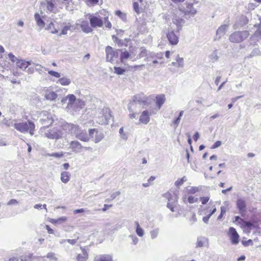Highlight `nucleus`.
<instances>
[{
    "label": "nucleus",
    "instance_id": "obj_1",
    "mask_svg": "<svg viewBox=\"0 0 261 261\" xmlns=\"http://www.w3.org/2000/svg\"><path fill=\"white\" fill-rule=\"evenodd\" d=\"M148 97L143 93H139L134 95L127 105V109L129 112L137 111L148 106Z\"/></svg>",
    "mask_w": 261,
    "mask_h": 261
},
{
    "label": "nucleus",
    "instance_id": "obj_2",
    "mask_svg": "<svg viewBox=\"0 0 261 261\" xmlns=\"http://www.w3.org/2000/svg\"><path fill=\"white\" fill-rule=\"evenodd\" d=\"M40 132L42 136L49 139H58L63 135V129L61 126L53 128L43 126L40 128Z\"/></svg>",
    "mask_w": 261,
    "mask_h": 261
},
{
    "label": "nucleus",
    "instance_id": "obj_3",
    "mask_svg": "<svg viewBox=\"0 0 261 261\" xmlns=\"http://www.w3.org/2000/svg\"><path fill=\"white\" fill-rule=\"evenodd\" d=\"M69 97V102H67V105L66 108V110L71 114H74L84 108L85 103V101L80 99H76L73 94H68Z\"/></svg>",
    "mask_w": 261,
    "mask_h": 261
},
{
    "label": "nucleus",
    "instance_id": "obj_4",
    "mask_svg": "<svg viewBox=\"0 0 261 261\" xmlns=\"http://www.w3.org/2000/svg\"><path fill=\"white\" fill-rule=\"evenodd\" d=\"M72 134L81 141L87 142L89 140V134L88 135L85 130H81L79 126L74 124H69Z\"/></svg>",
    "mask_w": 261,
    "mask_h": 261
},
{
    "label": "nucleus",
    "instance_id": "obj_5",
    "mask_svg": "<svg viewBox=\"0 0 261 261\" xmlns=\"http://www.w3.org/2000/svg\"><path fill=\"white\" fill-rule=\"evenodd\" d=\"M111 117V114L110 109L105 108L100 111L96 118V122L101 125L108 124Z\"/></svg>",
    "mask_w": 261,
    "mask_h": 261
},
{
    "label": "nucleus",
    "instance_id": "obj_6",
    "mask_svg": "<svg viewBox=\"0 0 261 261\" xmlns=\"http://www.w3.org/2000/svg\"><path fill=\"white\" fill-rule=\"evenodd\" d=\"M249 35L247 31L235 32L230 35L229 40L233 43H239L246 39Z\"/></svg>",
    "mask_w": 261,
    "mask_h": 261
},
{
    "label": "nucleus",
    "instance_id": "obj_7",
    "mask_svg": "<svg viewBox=\"0 0 261 261\" xmlns=\"http://www.w3.org/2000/svg\"><path fill=\"white\" fill-rule=\"evenodd\" d=\"M87 16L92 28H101L103 26V20L97 14H88Z\"/></svg>",
    "mask_w": 261,
    "mask_h": 261
},
{
    "label": "nucleus",
    "instance_id": "obj_8",
    "mask_svg": "<svg viewBox=\"0 0 261 261\" xmlns=\"http://www.w3.org/2000/svg\"><path fill=\"white\" fill-rule=\"evenodd\" d=\"M76 27L73 29L74 30L80 27L82 29V31L86 34L91 33L93 31L90 24H89V22L87 20L81 18L78 19L75 23Z\"/></svg>",
    "mask_w": 261,
    "mask_h": 261
},
{
    "label": "nucleus",
    "instance_id": "obj_9",
    "mask_svg": "<svg viewBox=\"0 0 261 261\" xmlns=\"http://www.w3.org/2000/svg\"><path fill=\"white\" fill-rule=\"evenodd\" d=\"M164 197L166 198L168 202L167 207L172 212H175V208L177 204V198L175 196H173L171 193L167 192L164 194Z\"/></svg>",
    "mask_w": 261,
    "mask_h": 261
},
{
    "label": "nucleus",
    "instance_id": "obj_10",
    "mask_svg": "<svg viewBox=\"0 0 261 261\" xmlns=\"http://www.w3.org/2000/svg\"><path fill=\"white\" fill-rule=\"evenodd\" d=\"M166 37L172 45H176L179 42V35L176 34L172 28H169L166 33Z\"/></svg>",
    "mask_w": 261,
    "mask_h": 261
},
{
    "label": "nucleus",
    "instance_id": "obj_11",
    "mask_svg": "<svg viewBox=\"0 0 261 261\" xmlns=\"http://www.w3.org/2000/svg\"><path fill=\"white\" fill-rule=\"evenodd\" d=\"M40 122L44 126L47 127L53 122L51 114L47 111H43L40 113Z\"/></svg>",
    "mask_w": 261,
    "mask_h": 261
},
{
    "label": "nucleus",
    "instance_id": "obj_12",
    "mask_svg": "<svg viewBox=\"0 0 261 261\" xmlns=\"http://www.w3.org/2000/svg\"><path fill=\"white\" fill-rule=\"evenodd\" d=\"M155 114L156 112L154 110H144L140 115L139 121L144 124H147L150 121V116Z\"/></svg>",
    "mask_w": 261,
    "mask_h": 261
},
{
    "label": "nucleus",
    "instance_id": "obj_13",
    "mask_svg": "<svg viewBox=\"0 0 261 261\" xmlns=\"http://www.w3.org/2000/svg\"><path fill=\"white\" fill-rule=\"evenodd\" d=\"M106 54L107 61L110 62H113L114 58H117L118 56L117 51L114 50L110 46L106 47Z\"/></svg>",
    "mask_w": 261,
    "mask_h": 261
},
{
    "label": "nucleus",
    "instance_id": "obj_14",
    "mask_svg": "<svg viewBox=\"0 0 261 261\" xmlns=\"http://www.w3.org/2000/svg\"><path fill=\"white\" fill-rule=\"evenodd\" d=\"M32 121L28 122H19L14 123L13 126L14 128L18 131L22 133H25L28 132V127L30 123Z\"/></svg>",
    "mask_w": 261,
    "mask_h": 261
},
{
    "label": "nucleus",
    "instance_id": "obj_15",
    "mask_svg": "<svg viewBox=\"0 0 261 261\" xmlns=\"http://www.w3.org/2000/svg\"><path fill=\"white\" fill-rule=\"evenodd\" d=\"M89 132V138H93L95 143L100 142L104 137L103 134L102 133H98L95 129H90Z\"/></svg>",
    "mask_w": 261,
    "mask_h": 261
},
{
    "label": "nucleus",
    "instance_id": "obj_16",
    "mask_svg": "<svg viewBox=\"0 0 261 261\" xmlns=\"http://www.w3.org/2000/svg\"><path fill=\"white\" fill-rule=\"evenodd\" d=\"M229 234L231 242L233 244H237L239 243V236L235 228L231 227L229 229Z\"/></svg>",
    "mask_w": 261,
    "mask_h": 261
},
{
    "label": "nucleus",
    "instance_id": "obj_17",
    "mask_svg": "<svg viewBox=\"0 0 261 261\" xmlns=\"http://www.w3.org/2000/svg\"><path fill=\"white\" fill-rule=\"evenodd\" d=\"M183 12L186 15L194 16L197 13V10L193 7V4H187L186 7L184 8Z\"/></svg>",
    "mask_w": 261,
    "mask_h": 261
},
{
    "label": "nucleus",
    "instance_id": "obj_18",
    "mask_svg": "<svg viewBox=\"0 0 261 261\" xmlns=\"http://www.w3.org/2000/svg\"><path fill=\"white\" fill-rule=\"evenodd\" d=\"M165 100V96L164 94L158 95L156 96L155 103L157 107V109L155 111H154V112H156V113L159 110H160L161 108L164 103Z\"/></svg>",
    "mask_w": 261,
    "mask_h": 261
},
{
    "label": "nucleus",
    "instance_id": "obj_19",
    "mask_svg": "<svg viewBox=\"0 0 261 261\" xmlns=\"http://www.w3.org/2000/svg\"><path fill=\"white\" fill-rule=\"evenodd\" d=\"M237 208L239 211L240 214L242 215L246 212V204L245 200L243 199H238L237 201Z\"/></svg>",
    "mask_w": 261,
    "mask_h": 261
},
{
    "label": "nucleus",
    "instance_id": "obj_20",
    "mask_svg": "<svg viewBox=\"0 0 261 261\" xmlns=\"http://www.w3.org/2000/svg\"><path fill=\"white\" fill-rule=\"evenodd\" d=\"M43 16L38 13H35L34 15L35 20L40 30L42 29L45 27V22L43 19Z\"/></svg>",
    "mask_w": 261,
    "mask_h": 261
},
{
    "label": "nucleus",
    "instance_id": "obj_21",
    "mask_svg": "<svg viewBox=\"0 0 261 261\" xmlns=\"http://www.w3.org/2000/svg\"><path fill=\"white\" fill-rule=\"evenodd\" d=\"M257 29L254 33L251 36L250 39L254 41H258L261 40V27L259 24L254 25Z\"/></svg>",
    "mask_w": 261,
    "mask_h": 261
},
{
    "label": "nucleus",
    "instance_id": "obj_22",
    "mask_svg": "<svg viewBox=\"0 0 261 261\" xmlns=\"http://www.w3.org/2000/svg\"><path fill=\"white\" fill-rule=\"evenodd\" d=\"M94 261H114L112 254H104L97 255Z\"/></svg>",
    "mask_w": 261,
    "mask_h": 261
},
{
    "label": "nucleus",
    "instance_id": "obj_23",
    "mask_svg": "<svg viewBox=\"0 0 261 261\" xmlns=\"http://www.w3.org/2000/svg\"><path fill=\"white\" fill-rule=\"evenodd\" d=\"M16 66L17 67L22 69V70H25L29 65L31 64V62L26 61L24 60L19 59L16 63Z\"/></svg>",
    "mask_w": 261,
    "mask_h": 261
},
{
    "label": "nucleus",
    "instance_id": "obj_24",
    "mask_svg": "<svg viewBox=\"0 0 261 261\" xmlns=\"http://www.w3.org/2000/svg\"><path fill=\"white\" fill-rule=\"evenodd\" d=\"M173 22L176 25L177 32H179L184 23V19L176 16L173 18Z\"/></svg>",
    "mask_w": 261,
    "mask_h": 261
},
{
    "label": "nucleus",
    "instance_id": "obj_25",
    "mask_svg": "<svg viewBox=\"0 0 261 261\" xmlns=\"http://www.w3.org/2000/svg\"><path fill=\"white\" fill-rule=\"evenodd\" d=\"M41 6L43 8H46L47 12H54L56 8L54 4L51 1H49L42 3Z\"/></svg>",
    "mask_w": 261,
    "mask_h": 261
},
{
    "label": "nucleus",
    "instance_id": "obj_26",
    "mask_svg": "<svg viewBox=\"0 0 261 261\" xmlns=\"http://www.w3.org/2000/svg\"><path fill=\"white\" fill-rule=\"evenodd\" d=\"M83 252L82 254H78L76 257L77 261H86L88 259V253L87 251L83 248L81 247Z\"/></svg>",
    "mask_w": 261,
    "mask_h": 261
},
{
    "label": "nucleus",
    "instance_id": "obj_27",
    "mask_svg": "<svg viewBox=\"0 0 261 261\" xmlns=\"http://www.w3.org/2000/svg\"><path fill=\"white\" fill-rule=\"evenodd\" d=\"M70 147L73 152L78 153L80 151L82 146L79 142L74 141L71 142Z\"/></svg>",
    "mask_w": 261,
    "mask_h": 261
},
{
    "label": "nucleus",
    "instance_id": "obj_28",
    "mask_svg": "<svg viewBox=\"0 0 261 261\" xmlns=\"http://www.w3.org/2000/svg\"><path fill=\"white\" fill-rule=\"evenodd\" d=\"M234 222H238L241 226L250 227L252 226L251 223L249 222L245 221L243 219L241 218L239 216H236L234 217Z\"/></svg>",
    "mask_w": 261,
    "mask_h": 261
},
{
    "label": "nucleus",
    "instance_id": "obj_29",
    "mask_svg": "<svg viewBox=\"0 0 261 261\" xmlns=\"http://www.w3.org/2000/svg\"><path fill=\"white\" fill-rule=\"evenodd\" d=\"M71 174L69 172L63 171L61 173V180L64 184H67L70 179Z\"/></svg>",
    "mask_w": 261,
    "mask_h": 261
},
{
    "label": "nucleus",
    "instance_id": "obj_30",
    "mask_svg": "<svg viewBox=\"0 0 261 261\" xmlns=\"http://www.w3.org/2000/svg\"><path fill=\"white\" fill-rule=\"evenodd\" d=\"M134 224L136 227V233L140 237H143L145 233V231L140 225L139 222L135 221Z\"/></svg>",
    "mask_w": 261,
    "mask_h": 261
},
{
    "label": "nucleus",
    "instance_id": "obj_31",
    "mask_svg": "<svg viewBox=\"0 0 261 261\" xmlns=\"http://www.w3.org/2000/svg\"><path fill=\"white\" fill-rule=\"evenodd\" d=\"M228 28V25L227 24H223L221 25L217 30L216 34L217 36H219V38H220L221 36H223Z\"/></svg>",
    "mask_w": 261,
    "mask_h": 261
},
{
    "label": "nucleus",
    "instance_id": "obj_32",
    "mask_svg": "<svg viewBox=\"0 0 261 261\" xmlns=\"http://www.w3.org/2000/svg\"><path fill=\"white\" fill-rule=\"evenodd\" d=\"M44 96L47 100H53L57 97V94L51 90H47L45 93Z\"/></svg>",
    "mask_w": 261,
    "mask_h": 261
},
{
    "label": "nucleus",
    "instance_id": "obj_33",
    "mask_svg": "<svg viewBox=\"0 0 261 261\" xmlns=\"http://www.w3.org/2000/svg\"><path fill=\"white\" fill-rule=\"evenodd\" d=\"M45 30L48 31L53 34H57L59 33V30L55 28V24L53 22H50L46 25Z\"/></svg>",
    "mask_w": 261,
    "mask_h": 261
},
{
    "label": "nucleus",
    "instance_id": "obj_34",
    "mask_svg": "<svg viewBox=\"0 0 261 261\" xmlns=\"http://www.w3.org/2000/svg\"><path fill=\"white\" fill-rule=\"evenodd\" d=\"M149 235L151 240H154L158 238L160 233V229L158 227H155L149 231Z\"/></svg>",
    "mask_w": 261,
    "mask_h": 261
},
{
    "label": "nucleus",
    "instance_id": "obj_35",
    "mask_svg": "<svg viewBox=\"0 0 261 261\" xmlns=\"http://www.w3.org/2000/svg\"><path fill=\"white\" fill-rule=\"evenodd\" d=\"M175 61L177 64V68H182L185 66L184 59L182 57H180L179 55H177L175 58Z\"/></svg>",
    "mask_w": 261,
    "mask_h": 261
},
{
    "label": "nucleus",
    "instance_id": "obj_36",
    "mask_svg": "<svg viewBox=\"0 0 261 261\" xmlns=\"http://www.w3.org/2000/svg\"><path fill=\"white\" fill-rule=\"evenodd\" d=\"M206 239L204 237H198L196 242V247H202L206 243Z\"/></svg>",
    "mask_w": 261,
    "mask_h": 261
},
{
    "label": "nucleus",
    "instance_id": "obj_37",
    "mask_svg": "<svg viewBox=\"0 0 261 261\" xmlns=\"http://www.w3.org/2000/svg\"><path fill=\"white\" fill-rule=\"evenodd\" d=\"M186 190L187 192L189 194H194L198 192H199L201 190V187H187L186 188Z\"/></svg>",
    "mask_w": 261,
    "mask_h": 261
},
{
    "label": "nucleus",
    "instance_id": "obj_38",
    "mask_svg": "<svg viewBox=\"0 0 261 261\" xmlns=\"http://www.w3.org/2000/svg\"><path fill=\"white\" fill-rule=\"evenodd\" d=\"M58 82L63 86H68L71 83L70 80L66 77L60 78Z\"/></svg>",
    "mask_w": 261,
    "mask_h": 261
},
{
    "label": "nucleus",
    "instance_id": "obj_39",
    "mask_svg": "<svg viewBox=\"0 0 261 261\" xmlns=\"http://www.w3.org/2000/svg\"><path fill=\"white\" fill-rule=\"evenodd\" d=\"M216 212V207H214L213 208V210H212L211 212L210 213V214H207L206 213H204V214L206 216L203 218V219H202L203 221L205 223L207 224L208 223V220H209L210 218L211 217V216L213 214H214Z\"/></svg>",
    "mask_w": 261,
    "mask_h": 261
},
{
    "label": "nucleus",
    "instance_id": "obj_40",
    "mask_svg": "<svg viewBox=\"0 0 261 261\" xmlns=\"http://www.w3.org/2000/svg\"><path fill=\"white\" fill-rule=\"evenodd\" d=\"M35 259V256H33L32 254H28L22 255L20 257L21 261H32Z\"/></svg>",
    "mask_w": 261,
    "mask_h": 261
},
{
    "label": "nucleus",
    "instance_id": "obj_41",
    "mask_svg": "<svg viewBox=\"0 0 261 261\" xmlns=\"http://www.w3.org/2000/svg\"><path fill=\"white\" fill-rule=\"evenodd\" d=\"M73 26L71 25H67L63 27L62 29L61 32L59 34V36H61V35H66L67 34L68 31L70 30L71 28H73Z\"/></svg>",
    "mask_w": 261,
    "mask_h": 261
},
{
    "label": "nucleus",
    "instance_id": "obj_42",
    "mask_svg": "<svg viewBox=\"0 0 261 261\" xmlns=\"http://www.w3.org/2000/svg\"><path fill=\"white\" fill-rule=\"evenodd\" d=\"M187 180L186 176L182 177L181 178L178 179L175 182V185L177 187H179L181 186L184 182L186 181Z\"/></svg>",
    "mask_w": 261,
    "mask_h": 261
},
{
    "label": "nucleus",
    "instance_id": "obj_43",
    "mask_svg": "<svg viewBox=\"0 0 261 261\" xmlns=\"http://www.w3.org/2000/svg\"><path fill=\"white\" fill-rule=\"evenodd\" d=\"M46 257L49 258L50 260L54 261H57L58 258L56 255V254L54 252H49L46 255Z\"/></svg>",
    "mask_w": 261,
    "mask_h": 261
},
{
    "label": "nucleus",
    "instance_id": "obj_44",
    "mask_svg": "<svg viewBox=\"0 0 261 261\" xmlns=\"http://www.w3.org/2000/svg\"><path fill=\"white\" fill-rule=\"evenodd\" d=\"M130 56V54L127 51H125L124 52H122L120 56V59L121 60L122 62H124V60L125 59H128Z\"/></svg>",
    "mask_w": 261,
    "mask_h": 261
},
{
    "label": "nucleus",
    "instance_id": "obj_45",
    "mask_svg": "<svg viewBox=\"0 0 261 261\" xmlns=\"http://www.w3.org/2000/svg\"><path fill=\"white\" fill-rule=\"evenodd\" d=\"M74 237L75 238L73 239H66L67 242L71 245H75L77 242V240H79V237L78 236L76 237L75 235H74Z\"/></svg>",
    "mask_w": 261,
    "mask_h": 261
},
{
    "label": "nucleus",
    "instance_id": "obj_46",
    "mask_svg": "<svg viewBox=\"0 0 261 261\" xmlns=\"http://www.w3.org/2000/svg\"><path fill=\"white\" fill-rule=\"evenodd\" d=\"M35 124L33 122H31L30 123V125L28 127V132H29L30 135L33 136L34 135V131L35 129Z\"/></svg>",
    "mask_w": 261,
    "mask_h": 261
},
{
    "label": "nucleus",
    "instance_id": "obj_47",
    "mask_svg": "<svg viewBox=\"0 0 261 261\" xmlns=\"http://www.w3.org/2000/svg\"><path fill=\"white\" fill-rule=\"evenodd\" d=\"M45 70H47L48 74H49L50 75H51L52 76H54L57 78H59L61 76L60 73L58 72L53 71V70H48L45 68Z\"/></svg>",
    "mask_w": 261,
    "mask_h": 261
},
{
    "label": "nucleus",
    "instance_id": "obj_48",
    "mask_svg": "<svg viewBox=\"0 0 261 261\" xmlns=\"http://www.w3.org/2000/svg\"><path fill=\"white\" fill-rule=\"evenodd\" d=\"M115 14L123 20L126 19V15L119 10L116 11Z\"/></svg>",
    "mask_w": 261,
    "mask_h": 261
},
{
    "label": "nucleus",
    "instance_id": "obj_49",
    "mask_svg": "<svg viewBox=\"0 0 261 261\" xmlns=\"http://www.w3.org/2000/svg\"><path fill=\"white\" fill-rule=\"evenodd\" d=\"M114 72L118 75H121L124 73L125 70L120 67H114Z\"/></svg>",
    "mask_w": 261,
    "mask_h": 261
},
{
    "label": "nucleus",
    "instance_id": "obj_50",
    "mask_svg": "<svg viewBox=\"0 0 261 261\" xmlns=\"http://www.w3.org/2000/svg\"><path fill=\"white\" fill-rule=\"evenodd\" d=\"M33 65L35 67V70L37 72H38L40 74H41L42 72V68L43 67L39 64L33 63Z\"/></svg>",
    "mask_w": 261,
    "mask_h": 261
},
{
    "label": "nucleus",
    "instance_id": "obj_51",
    "mask_svg": "<svg viewBox=\"0 0 261 261\" xmlns=\"http://www.w3.org/2000/svg\"><path fill=\"white\" fill-rule=\"evenodd\" d=\"M129 238H131L133 244L135 245H137L139 242L138 238L134 234L129 235Z\"/></svg>",
    "mask_w": 261,
    "mask_h": 261
},
{
    "label": "nucleus",
    "instance_id": "obj_52",
    "mask_svg": "<svg viewBox=\"0 0 261 261\" xmlns=\"http://www.w3.org/2000/svg\"><path fill=\"white\" fill-rule=\"evenodd\" d=\"M8 57H9L10 60L13 63L15 62L16 63L17 61H18L19 60L12 53L9 54Z\"/></svg>",
    "mask_w": 261,
    "mask_h": 261
},
{
    "label": "nucleus",
    "instance_id": "obj_53",
    "mask_svg": "<svg viewBox=\"0 0 261 261\" xmlns=\"http://www.w3.org/2000/svg\"><path fill=\"white\" fill-rule=\"evenodd\" d=\"M120 194V192L119 191H117V192L113 193L111 195V200L114 199L117 196L119 195ZM110 199H106L105 201L109 202V201H110Z\"/></svg>",
    "mask_w": 261,
    "mask_h": 261
},
{
    "label": "nucleus",
    "instance_id": "obj_54",
    "mask_svg": "<svg viewBox=\"0 0 261 261\" xmlns=\"http://www.w3.org/2000/svg\"><path fill=\"white\" fill-rule=\"evenodd\" d=\"M84 212L89 213L90 211L88 210L87 209L83 208H80V209L75 210L73 211V214H76L77 213H84Z\"/></svg>",
    "mask_w": 261,
    "mask_h": 261
},
{
    "label": "nucleus",
    "instance_id": "obj_55",
    "mask_svg": "<svg viewBox=\"0 0 261 261\" xmlns=\"http://www.w3.org/2000/svg\"><path fill=\"white\" fill-rule=\"evenodd\" d=\"M198 201V198H195L193 196H189L188 198V202L190 203H194L197 202Z\"/></svg>",
    "mask_w": 261,
    "mask_h": 261
},
{
    "label": "nucleus",
    "instance_id": "obj_56",
    "mask_svg": "<svg viewBox=\"0 0 261 261\" xmlns=\"http://www.w3.org/2000/svg\"><path fill=\"white\" fill-rule=\"evenodd\" d=\"M140 53L139 54V56L140 58L144 57L147 55V50L145 48L141 47L140 48Z\"/></svg>",
    "mask_w": 261,
    "mask_h": 261
},
{
    "label": "nucleus",
    "instance_id": "obj_57",
    "mask_svg": "<svg viewBox=\"0 0 261 261\" xmlns=\"http://www.w3.org/2000/svg\"><path fill=\"white\" fill-rule=\"evenodd\" d=\"M133 8H134V11L137 14H140V9H139V4L137 2L134 3V4H133Z\"/></svg>",
    "mask_w": 261,
    "mask_h": 261
},
{
    "label": "nucleus",
    "instance_id": "obj_58",
    "mask_svg": "<svg viewBox=\"0 0 261 261\" xmlns=\"http://www.w3.org/2000/svg\"><path fill=\"white\" fill-rule=\"evenodd\" d=\"M210 198L207 196L200 197V200L202 204H205L209 200Z\"/></svg>",
    "mask_w": 261,
    "mask_h": 261
},
{
    "label": "nucleus",
    "instance_id": "obj_59",
    "mask_svg": "<svg viewBox=\"0 0 261 261\" xmlns=\"http://www.w3.org/2000/svg\"><path fill=\"white\" fill-rule=\"evenodd\" d=\"M0 65L5 69L9 68V63L6 61H4L3 62H0Z\"/></svg>",
    "mask_w": 261,
    "mask_h": 261
},
{
    "label": "nucleus",
    "instance_id": "obj_60",
    "mask_svg": "<svg viewBox=\"0 0 261 261\" xmlns=\"http://www.w3.org/2000/svg\"><path fill=\"white\" fill-rule=\"evenodd\" d=\"M120 136L122 140L124 141H126L128 139V133L126 132H124L123 133L121 134Z\"/></svg>",
    "mask_w": 261,
    "mask_h": 261
},
{
    "label": "nucleus",
    "instance_id": "obj_61",
    "mask_svg": "<svg viewBox=\"0 0 261 261\" xmlns=\"http://www.w3.org/2000/svg\"><path fill=\"white\" fill-rule=\"evenodd\" d=\"M18 203V202L14 199H11L8 203V205H17Z\"/></svg>",
    "mask_w": 261,
    "mask_h": 261
},
{
    "label": "nucleus",
    "instance_id": "obj_62",
    "mask_svg": "<svg viewBox=\"0 0 261 261\" xmlns=\"http://www.w3.org/2000/svg\"><path fill=\"white\" fill-rule=\"evenodd\" d=\"M57 220H58V224H61V223L66 221L67 217H65V216L61 217L57 219Z\"/></svg>",
    "mask_w": 261,
    "mask_h": 261
},
{
    "label": "nucleus",
    "instance_id": "obj_63",
    "mask_svg": "<svg viewBox=\"0 0 261 261\" xmlns=\"http://www.w3.org/2000/svg\"><path fill=\"white\" fill-rule=\"evenodd\" d=\"M211 58L212 60L214 61H217L218 59V56L217 55L216 52L213 53L211 55Z\"/></svg>",
    "mask_w": 261,
    "mask_h": 261
},
{
    "label": "nucleus",
    "instance_id": "obj_64",
    "mask_svg": "<svg viewBox=\"0 0 261 261\" xmlns=\"http://www.w3.org/2000/svg\"><path fill=\"white\" fill-rule=\"evenodd\" d=\"M221 145V142L220 141H216L213 145L212 148L215 149L219 147Z\"/></svg>",
    "mask_w": 261,
    "mask_h": 261
}]
</instances>
